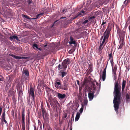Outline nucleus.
Instances as JSON below:
<instances>
[{"mask_svg":"<svg viewBox=\"0 0 130 130\" xmlns=\"http://www.w3.org/2000/svg\"><path fill=\"white\" fill-rule=\"evenodd\" d=\"M28 93L29 96H31L32 98V100L34 101L35 100L34 91L32 87H30V89L28 90Z\"/></svg>","mask_w":130,"mask_h":130,"instance_id":"2","label":"nucleus"},{"mask_svg":"<svg viewBox=\"0 0 130 130\" xmlns=\"http://www.w3.org/2000/svg\"><path fill=\"white\" fill-rule=\"evenodd\" d=\"M106 21H105L104 20H103V22L102 23V25H104V24H106Z\"/></svg>","mask_w":130,"mask_h":130,"instance_id":"57","label":"nucleus"},{"mask_svg":"<svg viewBox=\"0 0 130 130\" xmlns=\"http://www.w3.org/2000/svg\"><path fill=\"white\" fill-rule=\"evenodd\" d=\"M55 84L58 85V86L59 85L61 86V84L60 83V81L58 78L56 79V81L55 82Z\"/></svg>","mask_w":130,"mask_h":130,"instance_id":"25","label":"nucleus"},{"mask_svg":"<svg viewBox=\"0 0 130 130\" xmlns=\"http://www.w3.org/2000/svg\"><path fill=\"white\" fill-rule=\"evenodd\" d=\"M57 96L59 100H61L65 98L66 97V95L64 94L58 93H57Z\"/></svg>","mask_w":130,"mask_h":130,"instance_id":"12","label":"nucleus"},{"mask_svg":"<svg viewBox=\"0 0 130 130\" xmlns=\"http://www.w3.org/2000/svg\"><path fill=\"white\" fill-rule=\"evenodd\" d=\"M80 116V113L78 112H77L75 118V121H77L79 119Z\"/></svg>","mask_w":130,"mask_h":130,"instance_id":"23","label":"nucleus"},{"mask_svg":"<svg viewBox=\"0 0 130 130\" xmlns=\"http://www.w3.org/2000/svg\"><path fill=\"white\" fill-rule=\"evenodd\" d=\"M27 1L26 2L29 5L32 2V1L31 0H27Z\"/></svg>","mask_w":130,"mask_h":130,"instance_id":"44","label":"nucleus"},{"mask_svg":"<svg viewBox=\"0 0 130 130\" xmlns=\"http://www.w3.org/2000/svg\"><path fill=\"white\" fill-rule=\"evenodd\" d=\"M111 30V28H108V27L104 32L103 35L104 37L106 38L107 39H108L109 37Z\"/></svg>","mask_w":130,"mask_h":130,"instance_id":"4","label":"nucleus"},{"mask_svg":"<svg viewBox=\"0 0 130 130\" xmlns=\"http://www.w3.org/2000/svg\"><path fill=\"white\" fill-rule=\"evenodd\" d=\"M6 79L7 80V83H9L11 81V79H10V77L9 76H8L6 77Z\"/></svg>","mask_w":130,"mask_h":130,"instance_id":"34","label":"nucleus"},{"mask_svg":"<svg viewBox=\"0 0 130 130\" xmlns=\"http://www.w3.org/2000/svg\"><path fill=\"white\" fill-rule=\"evenodd\" d=\"M74 69L75 70V72L78 71V70H79V69H78L77 68L76 66H75L74 67Z\"/></svg>","mask_w":130,"mask_h":130,"instance_id":"48","label":"nucleus"},{"mask_svg":"<svg viewBox=\"0 0 130 130\" xmlns=\"http://www.w3.org/2000/svg\"><path fill=\"white\" fill-rule=\"evenodd\" d=\"M61 65L60 64H59L58 66V67L59 69H60Z\"/></svg>","mask_w":130,"mask_h":130,"instance_id":"63","label":"nucleus"},{"mask_svg":"<svg viewBox=\"0 0 130 130\" xmlns=\"http://www.w3.org/2000/svg\"><path fill=\"white\" fill-rule=\"evenodd\" d=\"M15 39H16L18 41H20L18 36H16V37L15 38Z\"/></svg>","mask_w":130,"mask_h":130,"instance_id":"58","label":"nucleus"},{"mask_svg":"<svg viewBox=\"0 0 130 130\" xmlns=\"http://www.w3.org/2000/svg\"><path fill=\"white\" fill-rule=\"evenodd\" d=\"M107 64L105 68H104V70L103 72V73L102 76V78L103 81H104L106 78V68L107 66Z\"/></svg>","mask_w":130,"mask_h":130,"instance_id":"11","label":"nucleus"},{"mask_svg":"<svg viewBox=\"0 0 130 130\" xmlns=\"http://www.w3.org/2000/svg\"><path fill=\"white\" fill-rule=\"evenodd\" d=\"M59 21V20H57L56 21H55L53 23V24H52V25L50 26L51 28H52L53 27H55V26L56 25V24H57L56 23L57 22Z\"/></svg>","mask_w":130,"mask_h":130,"instance_id":"27","label":"nucleus"},{"mask_svg":"<svg viewBox=\"0 0 130 130\" xmlns=\"http://www.w3.org/2000/svg\"><path fill=\"white\" fill-rule=\"evenodd\" d=\"M111 0H103L102 3V5H105L109 2H111Z\"/></svg>","mask_w":130,"mask_h":130,"instance_id":"20","label":"nucleus"},{"mask_svg":"<svg viewBox=\"0 0 130 130\" xmlns=\"http://www.w3.org/2000/svg\"><path fill=\"white\" fill-rule=\"evenodd\" d=\"M10 55L14 58L18 60L21 59H26L27 58V57H26L19 56L12 54H10Z\"/></svg>","mask_w":130,"mask_h":130,"instance_id":"9","label":"nucleus"},{"mask_svg":"<svg viewBox=\"0 0 130 130\" xmlns=\"http://www.w3.org/2000/svg\"><path fill=\"white\" fill-rule=\"evenodd\" d=\"M95 17L94 16H91L89 18L90 20H91L93 19Z\"/></svg>","mask_w":130,"mask_h":130,"instance_id":"59","label":"nucleus"},{"mask_svg":"<svg viewBox=\"0 0 130 130\" xmlns=\"http://www.w3.org/2000/svg\"><path fill=\"white\" fill-rule=\"evenodd\" d=\"M51 104L52 106H53L54 108H56V110H57L58 106V105L59 104L56 100H54L53 101V103Z\"/></svg>","mask_w":130,"mask_h":130,"instance_id":"10","label":"nucleus"},{"mask_svg":"<svg viewBox=\"0 0 130 130\" xmlns=\"http://www.w3.org/2000/svg\"><path fill=\"white\" fill-rule=\"evenodd\" d=\"M58 85H57L56 84H55V86L56 88H57V89H60L61 86H60L59 85L58 86Z\"/></svg>","mask_w":130,"mask_h":130,"instance_id":"45","label":"nucleus"},{"mask_svg":"<svg viewBox=\"0 0 130 130\" xmlns=\"http://www.w3.org/2000/svg\"><path fill=\"white\" fill-rule=\"evenodd\" d=\"M22 128L25 127V109L22 108Z\"/></svg>","mask_w":130,"mask_h":130,"instance_id":"3","label":"nucleus"},{"mask_svg":"<svg viewBox=\"0 0 130 130\" xmlns=\"http://www.w3.org/2000/svg\"><path fill=\"white\" fill-rule=\"evenodd\" d=\"M9 39L10 41H12L13 40V38L12 36H10L9 37Z\"/></svg>","mask_w":130,"mask_h":130,"instance_id":"56","label":"nucleus"},{"mask_svg":"<svg viewBox=\"0 0 130 130\" xmlns=\"http://www.w3.org/2000/svg\"><path fill=\"white\" fill-rule=\"evenodd\" d=\"M102 50H99V52L98 53L100 55L101 54L102 52Z\"/></svg>","mask_w":130,"mask_h":130,"instance_id":"52","label":"nucleus"},{"mask_svg":"<svg viewBox=\"0 0 130 130\" xmlns=\"http://www.w3.org/2000/svg\"><path fill=\"white\" fill-rule=\"evenodd\" d=\"M120 80V77L119 76L118 80L115 81L113 92V94L114 95L113 101V107L117 113H118L119 104L120 103L122 99L121 92V84H119Z\"/></svg>","mask_w":130,"mask_h":130,"instance_id":"1","label":"nucleus"},{"mask_svg":"<svg viewBox=\"0 0 130 130\" xmlns=\"http://www.w3.org/2000/svg\"><path fill=\"white\" fill-rule=\"evenodd\" d=\"M85 15V14H82V13H81L80 12H78L77 14H76L74 17L72 19L73 20H74L78 17H83Z\"/></svg>","mask_w":130,"mask_h":130,"instance_id":"14","label":"nucleus"},{"mask_svg":"<svg viewBox=\"0 0 130 130\" xmlns=\"http://www.w3.org/2000/svg\"><path fill=\"white\" fill-rule=\"evenodd\" d=\"M67 10V9L66 8H64L63 9H61L60 11L61 13H64L66 12Z\"/></svg>","mask_w":130,"mask_h":130,"instance_id":"32","label":"nucleus"},{"mask_svg":"<svg viewBox=\"0 0 130 130\" xmlns=\"http://www.w3.org/2000/svg\"><path fill=\"white\" fill-rule=\"evenodd\" d=\"M106 39H107L104 37L103 40V41L101 43V44H103V45L104 43H105V41H106Z\"/></svg>","mask_w":130,"mask_h":130,"instance_id":"43","label":"nucleus"},{"mask_svg":"<svg viewBox=\"0 0 130 130\" xmlns=\"http://www.w3.org/2000/svg\"><path fill=\"white\" fill-rule=\"evenodd\" d=\"M62 67L63 71H65L67 67V64L63 62L62 63Z\"/></svg>","mask_w":130,"mask_h":130,"instance_id":"22","label":"nucleus"},{"mask_svg":"<svg viewBox=\"0 0 130 130\" xmlns=\"http://www.w3.org/2000/svg\"><path fill=\"white\" fill-rule=\"evenodd\" d=\"M70 41L69 42V43L70 44H74V46H76L77 45V43L76 41L74 40L73 38L71 36L70 38Z\"/></svg>","mask_w":130,"mask_h":130,"instance_id":"13","label":"nucleus"},{"mask_svg":"<svg viewBox=\"0 0 130 130\" xmlns=\"http://www.w3.org/2000/svg\"><path fill=\"white\" fill-rule=\"evenodd\" d=\"M76 81H77V84L78 85H79V80H76Z\"/></svg>","mask_w":130,"mask_h":130,"instance_id":"62","label":"nucleus"},{"mask_svg":"<svg viewBox=\"0 0 130 130\" xmlns=\"http://www.w3.org/2000/svg\"><path fill=\"white\" fill-rule=\"evenodd\" d=\"M16 36L13 35L12 36V37L13 38V39H15V38L16 37Z\"/></svg>","mask_w":130,"mask_h":130,"instance_id":"64","label":"nucleus"},{"mask_svg":"<svg viewBox=\"0 0 130 130\" xmlns=\"http://www.w3.org/2000/svg\"><path fill=\"white\" fill-rule=\"evenodd\" d=\"M126 81L125 80L123 79L122 83V91H123L124 90L125 86L126 85Z\"/></svg>","mask_w":130,"mask_h":130,"instance_id":"19","label":"nucleus"},{"mask_svg":"<svg viewBox=\"0 0 130 130\" xmlns=\"http://www.w3.org/2000/svg\"><path fill=\"white\" fill-rule=\"evenodd\" d=\"M125 100L126 104H127L130 102V96L128 93L126 95Z\"/></svg>","mask_w":130,"mask_h":130,"instance_id":"15","label":"nucleus"},{"mask_svg":"<svg viewBox=\"0 0 130 130\" xmlns=\"http://www.w3.org/2000/svg\"><path fill=\"white\" fill-rule=\"evenodd\" d=\"M72 118H71V121H69V123H68V125H69L71 127V126H72Z\"/></svg>","mask_w":130,"mask_h":130,"instance_id":"49","label":"nucleus"},{"mask_svg":"<svg viewBox=\"0 0 130 130\" xmlns=\"http://www.w3.org/2000/svg\"><path fill=\"white\" fill-rule=\"evenodd\" d=\"M4 78L1 75H0V81H3Z\"/></svg>","mask_w":130,"mask_h":130,"instance_id":"50","label":"nucleus"},{"mask_svg":"<svg viewBox=\"0 0 130 130\" xmlns=\"http://www.w3.org/2000/svg\"><path fill=\"white\" fill-rule=\"evenodd\" d=\"M41 109L42 112L43 118V119L45 120L46 119H47L48 118V115L46 111L44 110L43 107L42 106H41Z\"/></svg>","mask_w":130,"mask_h":130,"instance_id":"7","label":"nucleus"},{"mask_svg":"<svg viewBox=\"0 0 130 130\" xmlns=\"http://www.w3.org/2000/svg\"><path fill=\"white\" fill-rule=\"evenodd\" d=\"M14 92L12 90H10L8 92V96H11L12 95L14 96Z\"/></svg>","mask_w":130,"mask_h":130,"instance_id":"24","label":"nucleus"},{"mask_svg":"<svg viewBox=\"0 0 130 130\" xmlns=\"http://www.w3.org/2000/svg\"><path fill=\"white\" fill-rule=\"evenodd\" d=\"M100 87H101V85H100L99 86V88L97 90L95 94L94 95L95 97H96L99 94V93L100 90Z\"/></svg>","mask_w":130,"mask_h":130,"instance_id":"28","label":"nucleus"},{"mask_svg":"<svg viewBox=\"0 0 130 130\" xmlns=\"http://www.w3.org/2000/svg\"><path fill=\"white\" fill-rule=\"evenodd\" d=\"M67 116V114L66 113H64L62 115V118H65Z\"/></svg>","mask_w":130,"mask_h":130,"instance_id":"37","label":"nucleus"},{"mask_svg":"<svg viewBox=\"0 0 130 130\" xmlns=\"http://www.w3.org/2000/svg\"><path fill=\"white\" fill-rule=\"evenodd\" d=\"M94 92L95 91H92L91 90H90V92L88 94V98L89 101H92L94 97Z\"/></svg>","mask_w":130,"mask_h":130,"instance_id":"8","label":"nucleus"},{"mask_svg":"<svg viewBox=\"0 0 130 130\" xmlns=\"http://www.w3.org/2000/svg\"><path fill=\"white\" fill-rule=\"evenodd\" d=\"M29 125H26V127H27V129H28V130H29Z\"/></svg>","mask_w":130,"mask_h":130,"instance_id":"60","label":"nucleus"},{"mask_svg":"<svg viewBox=\"0 0 130 130\" xmlns=\"http://www.w3.org/2000/svg\"><path fill=\"white\" fill-rule=\"evenodd\" d=\"M60 72H61V77L62 78L63 77L67 74V73L66 72H64V71H61Z\"/></svg>","mask_w":130,"mask_h":130,"instance_id":"26","label":"nucleus"},{"mask_svg":"<svg viewBox=\"0 0 130 130\" xmlns=\"http://www.w3.org/2000/svg\"><path fill=\"white\" fill-rule=\"evenodd\" d=\"M126 0H125V1H124L123 2V5H122V7H124V6H126L127 4V2L125 3L126 2Z\"/></svg>","mask_w":130,"mask_h":130,"instance_id":"42","label":"nucleus"},{"mask_svg":"<svg viewBox=\"0 0 130 130\" xmlns=\"http://www.w3.org/2000/svg\"><path fill=\"white\" fill-rule=\"evenodd\" d=\"M66 18V17H61V18H60V19H65Z\"/></svg>","mask_w":130,"mask_h":130,"instance_id":"61","label":"nucleus"},{"mask_svg":"<svg viewBox=\"0 0 130 130\" xmlns=\"http://www.w3.org/2000/svg\"><path fill=\"white\" fill-rule=\"evenodd\" d=\"M84 107H85L84 106V105L83 104H82V107L79 110V111L80 113H81L83 112Z\"/></svg>","mask_w":130,"mask_h":130,"instance_id":"30","label":"nucleus"},{"mask_svg":"<svg viewBox=\"0 0 130 130\" xmlns=\"http://www.w3.org/2000/svg\"><path fill=\"white\" fill-rule=\"evenodd\" d=\"M21 86H21V87H20L19 86H16V88L17 90L18 94H19V91L21 89Z\"/></svg>","mask_w":130,"mask_h":130,"instance_id":"36","label":"nucleus"},{"mask_svg":"<svg viewBox=\"0 0 130 130\" xmlns=\"http://www.w3.org/2000/svg\"><path fill=\"white\" fill-rule=\"evenodd\" d=\"M1 122H5V123H7V122L6 120H5V119H2V120H1Z\"/></svg>","mask_w":130,"mask_h":130,"instance_id":"55","label":"nucleus"},{"mask_svg":"<svg viewBox=\"0 0 130 130\" xmlns=\"http://www.w3.org/2000/svg\"><path fill=\"white\" fill-rule=\"evenodd\" d=\"M63 62L68 65L70 63V59L68 58H67L64 60Z\"/></svg>","mask_w":130,"mask_h":130,"instance_id":"21","label":"nucleus"},{"mask_svg":"<svg viewBox=\"0 0 130 130\" xmlns=\"http://www.w3.org/2000/svg\"><path fill=\"white\" fill-rule=\"evenodd\" d=\"M109 59H111V58H112V51L111 52V53L109 54Z\"/></svg>","mask_w":130,"mask_h":130,"instance_id":"40","label":"nucleus"},{"mask_svg":"<svg viewBox=\"0 0 130 130\" xmlns=\"http://www.w3.org/2000/svg\"><path fill=\"white\" fill-rule=\"evenodd\" d=\"M41 80H38V86H40L41 85Z\"/></svg>","mask_w":130,"mask_h":130,"instance_id":"51","label":"nucleus"},{"mask_svg":"<svg viewBox=\"0 0 130 130\" xmlns=\"http://www.w3.org/2000/svg\"><path fill=\"white\" fill-rule=\"evenodd\" d=\"M88 100L87 96H86L85 95L84 99V106L85 107V109H86V106L88 103Z\"/></svg>","mask_w":130,"mask_h":130,"instance_id":"17","label":"nucleus"},{"mask_svg":"<svg viewBox=\"0 0 130 130\" xmlns=\"http://www.w3.org/2000/svg\"><path fill=\"white\" fill-rule=\"evenodd\" d=\"M103 44L101 43L100 44V46H99V50H102V49L104 47V46H103Z\"/></svg>","mask_w":130,"mask_h":130,"instance_id":"38","label":"nucleus"},{"mask_svg":"<svg viewBox=\"0 0 130 130\" xmlns=\"http://www.w3.org/2000/svg\"><path fill=\"white\" fill-rule=\"evenodd\" d=\"M68 86L67 82L66 81H64L61 86L60 89L63 90H67L68 89Z\"/></svg>","mask_w":130,"mask_h":130,"instance_id":"5","label":"nucleus"},{"mask_svg":"<svg viewBox=\"0 0 130 130\" xmlns=\"http://www.w3.org/2000/svg\"><path fill=\"white\" fill-rule=\"evenodd\" d=\"M5 111H4L3 112L2 115L1 116V120L5 119Z\"/></svg>","mask_w":130,"mask_h":130,"instance_id":"31","label":"nucleus"},{"mask_svg":"<svg viewBox=\"0 0 130 130\" xmlns=\"http://www.w3.org/2000/svg\"><path fill=\"white\" fill-rule=\"evenodd\" d=\"M28 119H27L26 120V125H29L30 122V119H29V114L27 116Z\"/></svg>","mask_w":130,"mask_h":130,"instance_id":"29","label":"nucleus"},{"mask_svg":"<svg viewBox=\"0 0 130 130\" xmlns=\"http://www.w3.org/2000/svg\"><path fill=\"white\" fill-rule=\"evenodd\" d=\"M112 75H114L115 74H116V72L117 69V67L115 65L113 68V65L112 66Z\"/></svg>","mask_w":130,"mask_h":130,"instance_id":"18","label":"nucleus"},{"mask_svg":"<svg viewBox=\"0 0 130 130\" xmlns=\"http://www.w3.org/2000/svg\"><path fill=\"white\" fill-rule=\"evenodd\" d=\"M32 47L33 48H34V47H35L37 49V48L38 47V45L37 44H35V43H34V44H33Z\"/></svg>","mask_w":130,"mask_h":130,"instance_id":"39","label":"nucleus"},{"mask_svg":"<svg viewBox=\"0 0 130 130\" xmlns=\"http://www.w3.org/2000/svg\"><path fill=\"white\" fill-rule=\"evenodd\" d=\"M88 22V20H86L83 22L82 24H85L87 23Z\"/></svg>","mask_w":130,"mask_h":130,"instance_id":"53","label":"nucleus"},{"mask_svg":"<svg viewBox=\"0 0 130 130\" xmlns=\"http://www.w3.org/2000/svg\"><path fill=\"white\" fill-rule=\"evenodd\" d=\"M22 73L24 74H25L26 77H29V71L27 69H23Z\"/></svg>","mask_w":130,"mask_h":130,"instance_id":"16","label":"nucleus"},{"mask_svg":"<svg viewBox=\"0 0 130 130\" xmlns=\"http://www.w3.org/2000/svg\"><path fill=\"white\" fill-rule=\"evenodd\" d=\"M23 16L24 18H26L27 19L30 20V18L29 17L28 15H25L23 14Z\"/></svg>","mask_w":130,"mask_h":130,"instance_id":"35","label":"nucleus"},{"mask_svg":"<svg viewBox=\"0 0 130 130\" xmlns=\"http://www.w3.org/2000/svg\"><path fill=\"white\" fill-rule=\"evenodd\" d=\"M22 93V87L21 86V89L19 91V94L20 95Z\"/></svg>","mask_w":130,"mask_h":130,"instance_id":"47","label":"nucleus"},{"mask_svg":"<svg viewBox=\"0 0 130 130\" xmlns=\"http://www.w3.org/2000/svg\"><path fill=\"white\" fill-rule=\"evenodd\" d=\"M123 46L122 45V43L121 44H120V45H119V47L118 48V49H121Z\"/></svg>","mask_w":130,"mask_h":130,"instance_id":"46","label":"nucleus"},{"mask_svg":"<svg viewBox=\"0 0 130 130\" xmlns=\"http://www.w3.org/2000/svg\"><path fill=\"white\" fill-rule=\"evenodd\" d=\"M95 83L97 85L98 84L96 82V81H93L91 82L90 86L91 88H89V90H90V89L91 90L92 89H93V91H95L96 89V86L95 85Z\"/></svg>","mask_w":130,"mask_h":130,"instance_id":"6","label":"nucleus"},{"mask_svg":"<svg viewBox=\"0 0 130 130\" xmlns=\"http://www.w3.org/2000/svg\"><path fill=\"white\" fill-rule=\"evenodd\" d=\"M81 13L82 14H85V11L82 10H80V11Z\"/></svg>","mask_w":130,"mask_h":130,"instance_id":"54","label":"nucleus"},{"mask_svg":"<svg viewBox=\"0 0 130 130\" xmlns=\"http://www.w3.org/2000/svg\"><path fill=\"white\" fill-rule=\"evenodd\" d=\"M44 13H39L36 16V18H39L40 17L43 15L44 14Z\"/></svg>","mask_w":130,"mask_h":130,"instance_id":"33","label":"nucleus"},{"mask_svg":"<svg viewBox=\"0 0 130 130\" xmlns=\"http://www.w3.org/2000/svg\"><path fill=\"white\" fill-rule=\"evenodd\" d=\"M116 74H115L114 75H112L113 77V80H116V79L117 76L116 75Z\"/></svg>","mask_w":130,"mask_h":130,"instance_id":"41","label":"nucleus"}]
</instances>
